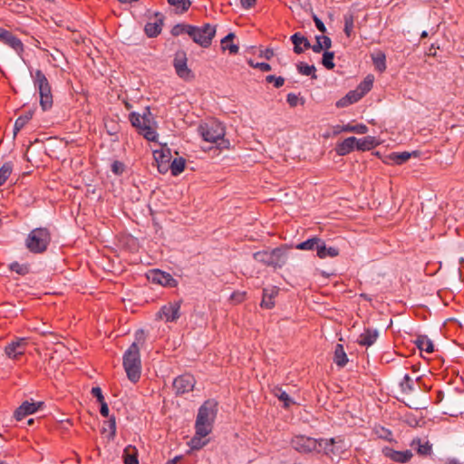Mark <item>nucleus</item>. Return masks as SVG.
I'll return each instance as SVG.
<instances>
[{"label":"nucleus","mask_w":464,"mask_h":464,"mask_svg":"<svg viewBox=\"0 0 464 464\" xmlns=\"http://www.w3.org/2000/svg\"><path fill=\"white\" fill-rule=\"evenodd\" d=\"M142 340L137 338L125 351L122 356V366L126 376L132 383H137L141 376L140 344Z\"/></svg>","instance_id":"obj_1"},{"label":"nucleus","mask_w":464,"mask_h":464,"mask_svg":"<svg viewBox=\"0 0 464 464\" xmlns=\"http://www.w3.org/2000/svg\"><path fill=\"white\" fill-rule=\"evenodd\" d=\"M217 411V403L213 401H207L200 406L195 422V430H198V434L208 435L211 433Z\"/></svg>","instance_id":"obj_2"},{"label":"nucleus","mask_w":464,"mask_h":464,"mask_svg":"<svg viewBox=\"0 0 464 464\" xmlns=\"http://www.w3.org/2000/svg\"><path fill=\"white\" fill-rule=\"evenodd\" d=\"M51 233L46 227L33 229L25 238V246L33 254L44 253L51 243Z\"/></svg>","instance_id":"obj_3"},{"label":"nucleus","mask_w":464,"mask_h":464,"mask_svg":"<svg viewBox=\"0 0 464 464\" xmlns=\"http://www.w3.org/2000/svg\"><path fill=\"white\" fill-rule=\"evenodd\" d=\"M31 77L34 88L39 92L42 109L44 111L51 109L53 103L52 87L45 74L41 70H36L34 72H31Z\"/></svg>","instance_id":"obj_4"},{"label":"nucleus","mask_w":464,"mask_h":464,"mask_svg":"<svg viewBox=\"0 0 464 464\" xmlns=\"http://www.w3.org/2000/svg\"><path fill=\"white\" fill-rule=\"evenodd\" d=\"M253 257L256 262L275 269L281 268L286 263V253L282 247L256 252Z\"/></svg>","instance_id":"obj_5"},{"label":"nucleus","mask_w":464,"mask_h":464,"mask_svg":"<svg viewBox=\"0 0 464 464\" xmlns=\"http://www.w3.org/2000/svg\"><path fill=\"white\" fill-rule=\"evenodd\" d=\"M201 137L204 140L211 143H217L218 140L225 142V127L216 120H210L198 127Z\"/></svg>","instance_id":"obj_6"},{"label":"nucleus","mask_w":464,"mask_h":464,"mask_svg":"<svg viewBox=\"0 0 464 464\" xmlns=\"http://www.w3.org/2000/svg\"><path fill=\"white\" fill-rule=\"evenodd\" d=\"M215 34L216 27L210 24H205L200 27L192 25L190 32H188V35L192 38V40L204 48H207L211 44Z\"/></svg>","instance_id":"obj_7"},{"label":"nucleus","mask_w":464,"mask_h":464,"mask_svg":"<svg viewBox=\"0 0 464 464\" xmlns=\"http://www.w3.org/2000/svg\"><path fill=\"white\" fill-rule=\"evenodd\" d=\"M180 307L181 301L169 302L160 308L156 317L166 323H175L181 315Z\"/></svg>","instance_id":"obj_8"},{"label":"nucleus","mask_w":464,"mask_h":464,"mask_svg":"<svg viewBox=\"0 0 464 464\" xmlns=\"http://www.w3.org/2000/svg\"><path fill=\"white\" fill-rule=\"evenodd\" d=\"M318 439L307 437L304 435L295 436L291 440V446L296 451L300 453H310L314 451H319L318 450Z\"/></svg>","instance_id":"obj_9"},{"label":"nucleus","mask_w":464,"mask_h":464,"mask_svg":"<svg viewBox=\"0 0 464 464\" xmlns=\"http://www.w3.org/2000/svg\"><path fill=\"white\" fill-rule=\"evenodd\" d=\"M28 345L26 338L15 337L5 347V353L12 360H19L25 353Z\"/></svg>","instance_id":"obj_10"},{"label":"nucleus","mask_w":464,"mask_h":464,"mask_svg":"<svg viewBox=\"0 0 464 464\" xmlns=\"http://www.w3.org/2000/svg\"><path fill=\"white\" fill-rule=\"evenodd\" d=\"M0 43L12 48L20 57L24 51L23 42L15 36L11 31L0 27Z\"/></svg>","instance_id":"obj_11"},{"label":"nucleus","mask_w":464,"mask_h":464,"mask_svg":"<svg viewBox=\"0 0 464 464\" xmlns=\"http://www.w3.org/2000/svg\"><path fill=\"white\" fill-rule=\"evenodd\" d=\"M318 452L323 451L325 455H337L341 452L342 449L340 444L343 443V440L340 437L327 439H318Z\"/></svg>","instance_id":"obj_12"},{"label":"nucleus","mask_w":464,"mask_h":464,"mask_svg":"<svg viewBox=\"0 0 464 464\" xmlns=\"http://www.w3.org/2000/svg\"><path fill=\"white\" fill-rule=\"evenodd\" d=\"M195 383L196 380L194 376L189 373H185L174 379L173 388L177 394H183L191 392Z\"/></svg>","instance_id":"obj_13"},{"label":"nucleus","mask_w":464,"mask_h":464,"mask_svg":"<svg viewBox=\"0 0 464 464\" xmlns=\"http://www.w3.org/2000/svg\"><path fill=\"white\" fill-rule=\"evenodd\" d=\"M148 279L163 286L174 287L177 285V280L170 274L158 269L150 271Z\"/></svg>","instance_id":"obj_14"},{"label":"nucleus","mask_w":464,"mask_h":464,"mask_svg":"<svg viewBox=\"0 0 464 464\" xmlns=\"http://www.w3.org/2000/svg\"><path fill=\"white\" fill-rule=\"evenodd\" d=\"M173 65L177 74L182 79L189 78L191 71L187 65V56L184 52H178L175 54Z\"/></svg>","instance_id":"obj_15"},{"label":"nucleus","mask_w":464,"mask_h":464,"mask_svg":"<svg viewBox=\"0 0 464 464\" xmlns=\"http://www.w3.org/2000/svg\"><path fill=\"white\" fill-rule=\"evenodd\" d=\"M44 402H29L24 401L15 411L14 416L16 420H22L27 415L33 414L36 412L42 406Z\"/></svg>","instance_id":"obj_16"},{"label":"nucleus","mask_w":464,"mask_h":464,"mask_svg":"<svg viewBox=\"0 0 464 464\" xmlns=\"http://www.w3.org/2000/svg\"><path fill=\"white\" fill-rule=\"evenodd\" d=\"M382 453L386 458H389L394 462L407 463L412 458V452L409 450L399 451L392 448L385 447L382 450Z\"/></svg>","instance_id":"obj_17"},{"label":"nucleus","mask_w":464,"mask_h":464,"mask_svg":"<svg viewBox=\"0 0 464 464\" xmlns=\"http://www.w3.org/2000/svg\"><path fill=\"white\" fill-rule=\"evenodd\" d=\"M290 40L294 44V52L296 54L304 53L305 50L310 49L311 44L309 40L301 33H295L291 35Z\"/></svg>","instance_id":"obj_18"},{"label":"nucleus","mask_w":464,"mask_h":464,"mask_svg":"<svg viewBox=\"0 0 464 464\" xmlns=\"http://www.w3.org/2000/svg\"><path fill=\"white\" fill-rule=\"evenodd\" d=\"M368 131V127L364 124L352 125L350 123L345 125H336L334 127V135H338L342 132H354L357 134H365Z\"/></svg>","instance_id":"obj_19"},{"label":"nucleus","mask_w":464,"mask_h":464,"mask_svg":"<svg viewBox=\"0 0 464 464\" xmlns=\"http://www.w3.org/2000/svg\"><path fill=\"white\" fill-rule=\"evenodd\" d=\"M378 336L379 332L376 329L367 328L359 335L357 343L361 346L369 347L376 342Z\"/></svg>","instance_id":"obj_20"},{"label":"nucleus","mask_w":464,"mask_h":464,"mask_svg":"<svg viewBox=\"0 0 464 464\" xmlns=\"http://www.w3.org/2000/svg\"><path fill=\"white\" fill-rule=\"evenodd\" d=\"M357 138L349 137L336 145L335 151L339 156H345L356 150Z\"/></svg>","instance_id":"obj_21"},{"label":"nucleus","mask_w":464,"mask_h":464,"mask_svg":"<svg viewBox=\"0 0 464 464\" xmlns=\"http://www.w3.org/2000/svg\"><path fill=\"white\" fill-rule=\"evenodd\" d=\"M156 17L160 16L155 22H149L145 24L144 31L147 36L156 37L158 36L163 26V18L161 14L156 13Z\"/></svg>","instance_id":"obj_22"},{"label":"nucleus","mask_w":464,"mask_h":464,"mask_svg":"<svg viewBox=\"0 0 464 464\" xmlns=\"http://www.w3.org/2000/svg\"><path fill=\"white\" fill-rule=\"evenodd\" d=\"M116 432L115 418L112 416L109 420L103 421L102 428V438L107 442L113 441Z\"/></svg>","instance_id":"obj_23"},{"label":"nucleus","mask_w":464,"mask_h":464,"mask_svg":"<svg viewBox=\"0 0 464 464\" xmlns=\"http://www.w3.org/2000/svg\"><path fill=\"white\" fill-rule=\"evenodd\" d=\"M380 144V141L373 136H366L357 139L356 150L361 151L370 150Z\"/></svg>","instance_id":"obj_24"},{"label":"nucleus","mask_w":464,"mask_h":464,"mask_svg":"<svg viewBox=\"0 0 464 464\" xmlns=\"http://www.w3.org/2000/svg\"><path fill=\"white\" fill-rule=\"evenodd\" d=\"M362 96L363 95L358 90L350 91L344 97L336 102V106L346 107L354 102H357L360 99H362Z\"/></svg>","instance_id":"obj_25"},{"label":"nucleus","mask_w":464,"mask_h":464,"mask_svg":"<svg viewBox=\"0 0 464 464\" xmlns=\"http://www.w3.org/2000/svg\"><path fill=\"white\" fill-rule=\"evenodd\" d=\"M278 290L274 288L271 289H264L263 291V298L260 303L261 307L266 309H271L275 306V303L273 298L277 295Z\"/></svg>","instance_id":"obj_26"},{"label":"nucleus","mask_w":464,"mask_h":464,"mask_svg":"<svg viewBox=\"0 0 464 464\" xmlns=\"http://www.w3.org/2000/svg\"><path fill=\"white\" fill-rule=\"evenodd\" d=\"M124 464H139L138 450L134 446H127L122 454Z\"/></svg>","instance_id":"obj_27"},{"label":"nucleus","mask_w":464,"mask_h":464,"mask_svg":"<svg viewBox=\"0 0 464 464\" xmlns=\"http://www.w3.org/2000/svg\"><path fill=\"white\" fill-rule=\"evenodd\" d=\"M323 239L317 237L308 238L307 240L296 245V249L299 250H316L320 247Z\"/></svg>","instance_id":"obj_28"},{"label":"nucleus","mask_w":464,"mask_h":464,"mask_svg":"<svg viewBox=\"0 0 464 464\" xmlns=\"http://www.w3.org/2000/svg\"><path fill=\"white\" fill-rule=\"evenodd\" d=\"M167 2L178 14L186 13L192 4L190 0H167Z\"/></svg>","instance_id":"obj_29"},{"label":"nucleus","mask_w":464,"mask_h":464,"mask_svg":"<svg viewBox=\"0 0 464 464\" xmlns=\"http://www.w3.org/2000/svg\"><path fill=\"white\" fill-rule=\"evenodd\" d=\"M339 255V249L334 246H326L323 240L320 247L317 249V256L319 258L335 257Z\"/></svg>","instance_id":"obj_30"},{"label":"nucleus","mask_w":464,"mask_h":464,"mask_svg":"<svg viewBox=\"0 0 464 464\" xmlns=\"http://www.w3.org/2000/svg\"><path fill=\"white\" fill-rule=\"evenodd\" d=\"M415 344L420 352L431 353L434 351L433 343L425 335L418 336L415 341Z\"/></svg>","instance_id":"obj_31"},{"label":"nucleus","mask_w":464,"mask_h":464,"mask_svg":"<svg viewBox=\"0 0 464 464\" xmlns=\"http://www.w3.org/2000/svg\"><path fill=\"white\" fill-rule=\"evenodd\" d=\"M207 436L208 435L198 434V430H195V435L189 440L188 446L190 447L191 450H198L202 449L209 441L208 439H205Z\"/></svg>","instance_id":"obj_32"},{"label":"nucleus","mask_w":464,"mask_h":464,"mask_svg":"<svg viewBox=\"0 0 464 464\" xmlns=\"http://www.w3.org/2000/svg\"><path fill=\"white\" fill-rule=\"evenodd\" d=\"M235 34L233 33H229L221 40V47L223 51L227 50L229 53L236 54L238 52V46L232 43Z\"/></svg>","instance_id":"obj_33"},{"label":"nucleus","mask_w":464,"mask_h":464,"mask_svg":"<svg viewBox=\"0 0 464 464\" xmlns=\"http://www.w3.org/2000/svg\"><path fill=\"white\" fill-rule=\"evenodd\" d=\"M149 141H156L158 139V133L155 127L152 125L151 121L150 123L143 125L141 130L139 131Z\"/></svg>","instance_id":"obj_34"},{"label":"nucleus","mask_w":464,"mask_h":464,"mask_svg":"<svg viewBox=\"0 0 464 464\" xmlns=\"http://www.w3.org/2000/svg\"><path fill=\"white\" fill-rule=\"evenodd\" d=\"M334 361L336 363V365L340 367H343L347 363L348 358L346 353L344 352L343 344H336L334 349Z\"/></svg>","instance_id":"obj_35"},{"label":"nucleus","mask_w":464,"mask_h":464,"mask_svg":"<svg viewBox=\"0 0 464 464\" xmlns=\"http://www.w3.org/2000/svg\"><path fill=\"white\" fill-rule=\"evenodd\" d=\"M411 154L407 151L392 152L387 157L388 160H385V162L389 163L391 161L396 165H401L406 162L411 158Z\"/></svg>","instance_id":"obj_36"},{"label":"nucleus","mask_w":464,"mask_h":464,"mask_svg":"<svg viewBox=\"0 0 464 464\" xmlns=\"http://www.w3.org/2000/svg\"><path fill=\"white\" fill-rule=\"evenodd\" d=\"M130 120L131 124L136 127L139 131L141 130L143 125H146L147 123H150V119L148 118L146 115L140 116V114H137L135 112H132L130 115Z\"/></svg>","instance_id":"obj_37"},{"label":"nucleus","mask_w":464,"mask_h":464,"mask_svg":"<svg viewBox=\"0 0 464 464\" xmlns=\"http://www.w3.org/2000/svg\"><path fill=\"white\" fill-rule=\"evenodd\" d=\"M296 69L298 72L302 75L311 76L313 79L317 78V75L315 73L316 69L314 65H308L304 63H299L296 64Z\"/></svg>","instance_id":"obj_38"},{"label":"nucleus","mask_w":464,"mask_h":464,"mask_svg":"<svg viewBox=\"0 0 464 464\" xmlns=\"http://www.w3.org/2000/svg\"><path fill=\"white\" fill-rule=\"evenodd\" d=\"M372 59L377 71L382 72L386 70V56L383 53L380 52L372 55Z\"/></svg>","instance_id":"obj_39"},{"label":"nucleus","mask_w":464,"mask_h":464,"mask_svg":"<svg viewBox=\"0 0 464 464\" xmlns=\"http://www.w3.org/2000/svg\"><path fill=\"white\" fill-rule=\"evenodd\" d=\"M9 269L12 272L16 273L19 276H25L30 272V265L29 264H20L17 261L12 262L9 265Z\"/></svg>","instance_id":"obj_40"},{"label":"nucleus","mask_w":464,"mask_h":464,"mask_svg":"<svg viewBox=\"0 0 464 464\" xmlns=\"http://www.w3.org/2000/svg\"><path fill=\"white\" fill-rule=\"evenodd\" d=\"M13 172L12 162H5L0 168V187L3 186Z\"/></svg>","instance_id":"obj_41"},{"label":"nucleus","mask_w":464,"mask_h":464,"mask_svg":"<svg viewBox=\"0 0 464 464\" xmlns=\"http://www.w3.org/2000/svg\"><path fill=\"white\" fill-rule=\"evenodd\" d=\"M343 22H344V34L347 37H351V35L353 33V27H354V16L353 14H346L343 16Z\"/></svg>","instance_id":"obj_42"},{"label":"nucleus","mask_w":464,"mask_h":464,"mask_svg":"<svg viewBox=\"0 0 464 464\" xmlns=\"http://www.w3.org/2000/svg\"><path fill=\"white\" fill-rule=\"evenodd\" d=\"M186 161L182 158L174 159L170 164V170L173 176H178L185 169Z\"/></svg>","instance_id":"obj_43"},{"label":"nucleus","mask_w":464,"mask_h":464,"mask_svg":"<svg viewBox=\"0 0 464 464\" xmlns=\"http://www.w3.org/2000/svg\"><path fill=\"white\" fill-rule=\"evenodd\" d=\"M417 444L418 449L417 451L420 455H430L432 450V446L429 441H425L424 443H421V440L420 439L414 440L412 441V445Z\"/></svg>","instance_id":"obj_44"},{"label":"nucleus","mask_w":464,"mask_h":464,"mask_svg":"<svg viewBox=\"0 0 464 464\" xmlns=\"http://www.w3.org/2000/svg\"><path fill=\"white\" fill-rule=\"evenodd\" d=\"M273 392L275 396H276L281 401L284 402L285 407H289L292 403H294L290 396L286 393V392L283 391L282 388L276 387Z\"/></svg>","instance_id":"obj_45"},{"label":"nucleus","mask_w":464,"mask_h":464,"mask_svg":"<svg viewBox=\"0 0 464 464\" xmlns=\"http://www.w3.org/2000/svg\"><path fill=\"white\" fill-rule=\"evenodd\" d=\"M374 77L372 75H367L364 80L359 84L357 90L362 94H366L373 85Z\"/></svg>","instance_id":"obj_46"},{"label":"nucleus","mask_w":464,"mask_h":464,"mask_svg":"<svg viewBox=\"0 0 464 464\" xmlns=\"http://www.w3.org/2000/svg\"><path fill=\"white\" fill-rule=\"evenodd\" d=\"M153 157L159 163H168L170 160V153L169 150H156L153 151Z\"/></svg>","instance_id":"obj_47"},{"label":"nucleus","mask_w":464,"mask_h":464,"mask_svg":"<svg viewBox=\"0 0 464 464\" xmlns=\"http://www.w3.org/2000/svg\"><path fill=\"white\" fill-rule=\"evenodd\" d=\"M190 28H192L191 24H178L172 27L171 34L173 36H179L183 34H187L188 35V32H190Z\"/></svg>","instance_id":"obj_48"},{"label":"nucleus","mask_w":464,"mask_h":464,"mask_svg":"<svg viewBox=\"0 0 464 464\" xmlns=\"http://www.w3.org/2000/svg\"><path fill=\"white\" fill-rule=\"evenodd\" d=\"M334 53L329 52L326 50L323 54L322 64L328 70L334 69Z\"/></svg>","instance_id":"obj_49"},{"label":"nucleus","mask_w":464,"mask_h":464,"mask_svg":"<svg viewBox=\"0 0 464 464\" xmlns=\"http://www.w3.org/2000/svg\"><path fill=\"white\" fill-rule=\"evenodd\" d=\"M30 119H31V115L19 116L14 122V133H17L18 131H20L28 123Z\"/></svg>","instance_id":"obj_50"},{"label":"nucleus","mask_w":464,"mask_h":464,"mask_svg":"<svg viewBox=\"0 0 464 464\" xmlns=\"http://www.w3.org/2000/svg\"><path fill=\"white\" fill-rule=\"evenodd\" d=\"M400 384L403 392H411L413 391V380L409 374L404 375Z\"/></svg>","instance_id":"obj_51"},{"label":"nucleus","mask_w":464,"mask_h":464,"mask_svg":"<svg viewBox=\"0 0 464 464\" xmlns=\"http://www.w3.org/2000/svg\"><path fill=\"white\" fill-rule=\"evenodd\" d=\"M266 81L269 83L273 82L276 88H280L285 83V79L282 76L267 75Z\"/></svg>","instance_id":"obj_52"},{"label":"nucleus","mask_w":464,"mask_h":464,"mask_svg":"<svg viewBox=\"0 0 464 464\" xmlns=\"http://www.w3.org/2000/svg\"><path fill=\"white\" fill-rule=\"evenodd\" d=\"M248 64L251 67L259 69L262 72H269L272 69L271 65L267 63H254L252 60H249Z\"/></svg>","instance_id":"obj_53"},{"label":"nucleus","mask_w":464,"mask_h":464,"mask_svg":"<svg viewBox=\"0 0 464 464\" xmlns=\"http://www.w3.org/2000/svg\"><path fill=\"white\" fill-rule=\"evenodd\" d=\"M315 40H318L319 42H321V44L325 51L330 49L332 46V40L330 39V37H328L326 35H317L315 37Z\"/></svg>","instance_id":"obj_54"},{"label":"nucleus","mask_w":464,"mask_h":464,"mask_svg":"<svg viewBox=\"0 0 464 464\" xmlns=\"http://www.w3.org/2000/svg\"><path fill=\"white\" fill-rule=\"evenodd\" d=\"M91 393L93 397H95L98 401V402H101V401H105L104 400V397H103V394H102V389L100 387H92V391H91Z\"/></svg>","instance_id":"obj_55"},{"label":"nucleus","mask_w":464,"mask_h":464,"mask_svg":"<svg viewBox=\"0 0 464 464\" xmlns=\"http://www.w3.org/2000/svg\"><path fill=\"white\" fill-rule=\"evenodd\" d=\"M286 102L291 107H295L298 104L299 98L295 93H288L286 97Z\"/></svg>","instance_id":"obj_56"},{"label":"nucleus","mask_w":464,"mask_h":464,"mask_svg":"<svg viewBox=\"0 0 464 464\" xmlns=\"http://www.w3.org/2000/svg\"><path fill=\"white\" fill-rule=\"evenodd\" d=\"M313 20H314V22L315 24L316 28L321 33H325L326 32V27H325L324 24L315 14L313 15Z\"/></svg>","instance_id":"obj_57"},{"label":"nucleus","mask_w":464,"mask_h":464,"mask_svg":"<svg viewBox=\"0 0 464 464\" xmlns=\"http://www.w3.org/2000/svg\"><path fill=\"white\" fill-rule=\"evenodd\" d=\"M101 405L100 412L103 417L109 416V407L105 401L99 402Z\"/></svg>","instance_id":"obj_58"},{"label":"nucleus","mask_w":464,"mask_h":464,"mask_svg":"<svg viewBox=\"0 0 464 464\" xmlns=\"http://www.w3.org/2000/svg\"><path fill=\"white\" fill-rule=\"evenodd\" d=\"M240 3L244 9H250L256 5V0H240Z\"/></svg>","instance_id":"obj_59"},{"label":"nucleus","mask_w":464,"mask_h":464,"mask_svg":"<svg viewBox=\"0 0 464 464\" xmlns=\"http://www.w3.org/2000/svg\"><path fill=\"white\" fill-rule=\"evenodd\" d=\"M310 49H312L313 52L315 53H320L323 50H324L321 44V42H319L318 40H316V43L314 44H311Z\"/></svg>","instance_id":"obj_60"},{"label":"nucleus","mask_w":464,"mask_h":464,"mask_svg":"<svg viewBox=\"0 0 464 464\" xmlns=\"http://www.w3.org/2000/svg\"><path fill=\"white\" fill-rule=\"evenodd\" d=\"M381 430H382V433H380V437L389 440V437L392 436V432L389 430L384 429V428H381Z\"/></svg>","instance_id":"obj_61"},{"label":"nucleus","mask_w":464,"mask_h":464,"mask_svg":"<svg viewBox=\"0 0 464 464\" xmlns=\"http://www.w3.org/2000/svg\"><path fill=\"white\" fill-rule=\"evenodd\" d=\"M274 55V52L273 50L271 49H266L265 52H264V56L266 59L269 60L273 57Z\"/></svg>","instance_id":"obj_62"},{"label":"nucleus","mask_w":464,"mask_h":464,"mask_svg":"<svg viewBox=\"0 0 464 464\" xmlns=\"http://www.w3.org/2000/svg\"><path fill=\"white\" fill-rule=\"evenodd\" d=\"M181 459V456H176L172 459H169L165 464H177V462Z\"/></svg>","instance_id":"obj_63"},{"label":"nucleus","mask_w":464,"mask_h":464,"mask_svg":"<svg viewBox=\"0 0 464 464\" xmlns=\"http://www.w3.org/2000/svg\"><path fill=\"white\" fill-rule=\"evenodd\" d=\"M111 171H112L114 174H116V169H117V167H116V160H114V161H112V162L111 163Z\"/></svg>","instance_id":"obj_64"}]
</instances>
